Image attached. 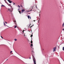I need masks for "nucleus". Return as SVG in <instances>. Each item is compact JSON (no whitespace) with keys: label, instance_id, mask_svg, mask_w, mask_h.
Returning <instances> with one entry per match:
<instances>
[{"label":"nucleus","instance_id":"nucleus-8","mask_svg":"<svg viewBox=\"0 0 64 64\" xmlns=\"http://www.w3.org/2000/svg\"><path fill=\"white\" fill-rule=\"evenodd\" d=\"M32 39L31 40V44H32V43H33V42H32Z\"/></svg>","mask_w":64,"mask_h":64},{"label":"nucleus","instance_id":"nucleus-28","mask_svg":"<svg viewBox=\"0 0 64 64\" xmlns=\"http://www.w3.org/2000/svg\"><path fill=\"white\" fill-rule=\"evenodd\" d=\"M4 0V1H5V2H6V0Z\"/></svg>","mask_w":64,"mask_h":64},{"label":"nucleus","instance_id":"nucleus-37","mask_svg":"<svg viewBox=\"0 0 64 64\" xmlns=\"http://www.w3.org/2000/svg\"><path fill=\"white\" fill-rule=\"evenodd\" d=\"M28 14H30V13H28Z\"/></svg>","mask_w":64,"mask_h":64},{"label":"nucleus","instance_id":"nucleus-25","mask_svg":"<svg viewBox=\"0 0 64 64\" xmlns=\"http://www.w3.org/2000/svg\"><path fill=\"white\" fill-rule=\"evenodd\" d=\"M13 5H15V3H14V2H13Z\"/></svg>","mask_w":64,"mask_h":64},{"label":"nucleus","instance_id":"nucleus-12","mask_svg":"<svg viewBox=\"0 0 64 64\" xmlns=\"http://www.w3.org/2000/svg\"><path fill=\"white\" fill-rule=\"evenodd\" d=\"M17 27V26H16L15 25L14 26V28H16Z\"/></svg>","mask_w":64,"mask_h":64},{"label":"nucleus","instance_id":"nucleus-46","mask_svg":"<svg viewBox=\"0 0 64 64\" xmlns=\"http://www.w3.org/2000/svg\"><path fill=\"white\" fill-rule=\"evenodd\" d=\"M8 60V59H7V60Z\"/></svg>","mask_w":64,"mask_h":64},{"label":"nucleus","instance_id":"nucleus-32","mask_svg":"<svg viewBox=\"0 0 64 64\" xmlns=\"http://www.w3.org/2000/svg\"><path fill=\"white\" fill-rule=\"evenodd\" d=\"M5 23H6V24H7V23L6 22H5Z\"/></svg>","mask_w":64,"mask_h":64},{"label":"nucleus","instance_id":"nucleus-5","mask_svg":"<svg viewBox=\"0 0 64 64\" xmlns=\"http://www.w3.org/2000/svg\"><path fill=\"white\" fill-rule=\"evenodd\" d=\"M33 36V33H32V34L30 36V37L32 39V37Z\"/></svg>","mask_w":64,"mask_h":64},{"label":"nucleus","instance_id":"nucleus-21","mask_svg":"<svg viewBox=\"0 0 64 64\" xmlns=\"http://www.w3.org/2000/svg\"><path fill=\"white\" fill-rule=\"evenodd\" d=\"M64 50V47H63L62 48V50Z\"/></svg>","mask_w":64,"mask_h":64},{"label":"nucleus","instance_id":"nucleus-17","mask_svg":"<svg viewBox=\"0 0 64 64\" xmlns=\"http://www.w3.org/2000/svg\"><path fill=\"white\" fill-rule=\"evenodd\" d=\"M34 25H33L32 26H30V28L31 29V27H32V26H33Z\"/></svg>","mask_w":64,"mask_h":64},{"label":"nucleus","instance_id":"nucleus-3","mask_svg":"<svg viewBox=\"0 0 64 64\" xmlns=\"http://www.w3.org/2000/svg\"><path fill=\"white\" fill-rule=\"evenodd\" d=\"M8 10L9 11V12H12L13 11V10H12L11 9H10L9 8L8 9Z\"/></svg>","mask_w":64,"mask_h":64},{"label":"nucleus","instance_id":"nucleus-16","mask_svg":"<svg viewBox=\"0 0 64 64\" xmlns=\"http://www.w3.org/2000/svg\"><path fill=\"white\" fill-rule=\"evenodd\" d=\"M4 6H4V5H2L1 6L2 7H3V6L4 7Z\"/></svg>","mask_w":64,"mask_h":64},{"label":"nucleus","instance_id":"nucleus-2","mask_svg":"<svg viewBox=\"0 0 64 64\" xmlns=\"http://www.w3.org/2000/svg\"><path fill=\"white\" fill-rule=\"evenodd\" d=\"M8 1V2L10 3H11L13 2L11 0H7Z\"/></svg>","mask_w":64,"mask_h":64},{"label":"nucleus","instance_id":"nucleus-36","mask_svg":"<svg viewBox=\"0 0 64 64\" xmlns=\"http://www.w3.org/2000/svg\"><path fill=\"white\" fill-rule=\"evenodd\" d=\"M12 10H13V8H12Z\"/></svg>","mask_w":64,"mask_h":64},{"label":"nucleus","instance_id":"nucleus-27","mask_svg":"<svg viewBox=\"0 0 64 64\" xmlns=\"http://www.w3.org/2000/svg\"><path fill=\"white\" fill-rule=\"evenodd\" d=\"M18 7H19L20 8V6L19 5H18Z\"/></svg>","mask_w":64,"mask_h":64},{"label":"nucleus","instance_id":"nucleus-29","mask_svg":"<svg viewBox=\"0 0 64 64\" xmlns=\"http://www.w3.org/2000/svg\"><path fill=\"white\" fill-rule=\"evenodd\" d=\"M7 5H9V4H8V3L7 2Z\"/></svg>","mask_w":64,"mask_h":64},{"label":"nucleus","instance_id":"nucleus-9","mask_svg":"<svg viewBox=\"0 0 64 64\" xmlns=\"http://www.w3.org/2000/svg\"><path fill=\"white\" fill-rule=\"evenodd\" d=\"M18 12H19L20 13V14H21V12H20V11H19L18 10Z\"/></svg>","mask_w":64,"mask_h":64},{"label":"nucleus","instance_id":"nucleus-31","mask_svg":"<svg viewBox=\"0 0 64 64\" xmlns=\"http://www.w3.org/2000/svg\"><path fill=\"white\" fill-rule=\"evenodd\" d=\"M12 52V51H11L10 52V53H11Z\"/></svg>","mask_w":64,"mask_h":64},{"label":"nucleus","instance_id":"nucleus-44","mask_svg":"<svg viewBox=\"0 0 64 64\" xmlns=\"http://www.w3.org/2000/svg\"><path fill=\"white\" fill-rule=\"evenodd\" d=\"M34 22H35V20H34Z\"/></svg>","mask_w":64,"mask_h":64},{"label":"nucleus","instance_id":"nucleus-33","mask_svg":"<svg viewBox=\"0 0 64 64\" xmlns=\"http://www.w3.org/2000/svg\"><path fill=\"white\" fill-rule=\"evenodd\" d=\"M6 26H7V27H9V26L7 25H6Z\"/></svg>","mask_w":64,"mask_h":64},{"label":"nucleus","instance_id":"nucleus-38","mask_svg":"<svg viewBox=\"0 0 64 64\" xmlns=\"http://www.w3.org/2000/svg\"><path fill=\"white\" fill-rule=\"evenodd\" d=\"M23 31H25V30H23Z\"/></svg>","mask_w":64,"mask_h":64},{"label":"nucleus","instance_id":"nucleus-19","mask_svg":"<svg viewBox=\"0 0 64 64\" xmlns=\"http://www.w3.org/2000/svg\"><path fill=\"white\" fill-rule=\"evenodd\" d=\"M14 22L15 23V24H16V21H14Z\"/></svg>","mask_w":64,"mask_h":64},{"label":"nucleus","instance_id":"nucleus-11","mask_svg":"<svg viewBox=\"0 0 64 64\" xmlns=\"http://www.w3.org/2000/svg\"><path fill=\"white\" fill-rule=\"evenodd\" d=\"M14 40V41H17V40L15 38Z\"/></svg>","mask_w":64,"mask_h":64},{"label":"nucleus","instance_id":"nucleus-26","mask_svg":"<svg viewBox=\"0 0 64 64\" xmlns=\"http://www.w3.org/2000/svg\"><path fill=\"white\" fill-rule=\"evenodd\" d=\"M36 9H38V8H37V6L36 5Z\"/></svg>","mask_w":64,"mask_h":64},{"label":"nucleus","instance_id":"nucleus-18","mask_svg":"<svg viewBox=\"0 0 64 64\" xmlns=\"http://www.w3.org/2000/svg\"><path fill=\"white\" fill-rule=\"evenodd\" d=\"M32 10H31L30 11H28V12H30V11H32Z\"/></svg>","mask_w":64,"mask_h":64},{"label":"nucleus","instance_id":"nucleus-14","mask_svg":"<svg viewBox=\"0 0 64 64\" xmlns=\"http://www.w3.org/2000/svg\"><path fill=\"white\" fill-rule=\"evenodd\" d=\"M64 23L62 24V27H64Z\"/></svg>","mask_w":64,"mask_h":64},{"label":"nucleus","instance_id":"nucleus-15","mask_svg":"<svg viewBox=\"0 0 64 64\" xmlns=\"http://www.w3.org/2000/svg\"><path fill=\"white\" fill-rule=\"evenodd\" d=\"M4 26H6V25H5V22H4Z\"/></svg>","mask_w":64,"mask_h":64},{"label":"nucleus","instance_id":"nucleus-7","mask_svg":"<svg viewBox=\"0 0 64 64\" xmlns=\"http://www.w3.org/2000/svg\"><path fill=\"white\" fill-rule=\"evenodd\" d=\"M22 10V13H23L24 11H25V10Z\"/></svg>","mask_w":64,"mask_h":64},{"label":"nucleus","instance_id":"nucleus-22","mask_svg":"<svg viewBox=\"0 0 64 64\" xmlns=\"http://www.w3.org/2000/svg\"><path fill=\"white\" fill-rule=\"evenodd\" d=\"M20 6H21V7H22V8H23V6H22V5L21 4Z\"/></svg>","mask_w":64,"mask_h":64},{"label":"nucleus","instance_id":"nucleus-45","mask_svg":"<svg viewBox=\"0 0 64 64\" xmlns=\"http://www.w3.org/2000/svg\"><path fill=\"white\" fill-rule=\"evenodd\" d=\"M30 19H31V17H30Z\"/></svg>","mask_w":64,"mask_h":64},{"label":"nucleus","instance_id":"nucleus-4","mask_svg":"<svg viewBox=\"0 0 64 64\" xmlns=\"http://www.w3.org/2000/svg\"><path fill=\"white\" fill-rule=\"evenodd\" d=\"M56 47L54 48V50H53L54 52H55V50H56Z\"/></svg>","mask_w":64,"mask_h":64},{"label":"nucleus","instance_id":"nucleus-23","mask_svg":"<svg viewBox=\"0 0 64 64\" xmlns=\"http://www.w3.org/2000/svg\"><path fill=\"white\" fill-rule=\"evenodd\" d=\"M11 4H9V5H8V6H11Z\"/></svg>","mask_w":64,"mask_h":64},{"label":"nucleus","instance_id":"nucleus-20","mask_svg":"<svg viewBox=\"0 0 64 64\" xmlns=\"http://www.w3.org/2000/svg\"><path fill=\"white\" fill-rule=\"evenodd\" d=\"M30 25H31V24H30L29 25V26H28V28H29V27H30Z\"/></svg>","mask_w":64,"mask_h":64},{"label":"nucleus","instance_id":"nucleus-35","mask_svg":"<svg viewBox=\"0 0 64 64\" xmlns=\"http://www.w3.org/2000/svg\"><path fill=\"white\" fill-rule=\"evenodd\" d=\"M22 32L24 33V31H22Z\"/></svg>","mask_w":64,"mask_h":64},{"label":"nucleus","instance_id":"nucleus-13","mask_svg":"<svg viewBox=\"0 0 64 64\" xmlns=\"http://www.w3.org/2000/svg\"><path fill=\"white\" fill-rule=\"evenodd\" d=\"M30 46H33V44H31Z\"/></svg>","mask_w":64,"mask_h":64},{"label":"nucleus","instance_id":"nucleus-6","mask_svg":"<svg viewBox=\"0 0 64 64\" xmlns=\"http://www.w3.org/2000/svg\"><path fill=\"white\" fill-rule=\"evenodd\" d=\"M61 8V6H59L58 7V9H59V8Z\"/></svg>","mask_w":64,"mask_h":64},{"label":"nucleus","instance_id":"nucleus-39","mask_svg":"<svg viewBox=\"0 0 64 64\" xmlns=\"http://www.w3.org/2000/svg\"><path fill=\"white\" fill-rule=\"evenodd\" d=\"M28 12V11H27V12Z\"/></svg>","mask_w":64,"mask_h":64},{"label":"nucleus","instance_id":"nucleus-42","mask_svg":"<svg viewBox=\"0 0 64 64\" xmlns=\"http://www.w3.org/2000/svg\"><path fill=\"white\" fill-rule=\"evenodd\" d=\"M28 31H29V32H30V30H28Z\"/></svg>","mask_w":64,"mask_h":64},{"label":"nucleus","instance_id":"nucleus-1","mask_svg":"<svg viewBox=\"0 0 64 64\" xmlns=\"http://www.w3.org/2000/svg\"><path fill=\"white\" fill-rule=\"evenodd\" d=\"M32 57L34 64H36V62L35 60V57H34V52H33V50H32Z\"/></svg>","mask_w":64,"mask_h":64},{"label":"nucleus","instance_id":"nucleus-34","mask_svg":"<svg viewBox=\"0 0 64 64\" xmlns=\"http://www.w3.org/2000/svg\"><path fill=\"white\" fill-rule=\"evenodd\" d=\"M64 29H63V30H62L63 31H64Z\"/></svg>","mask_w":64,"mask_h":64},{"label":"nucleus","instance_id":"nucleus-41","mask_svg":"<svg viewBox=\"0 0 64 64\" xmlns=\"http://www.w3.org/2000/svg\"><path fill=\"white\" fill-rule=\"evenodd\" d=\"M18 10H20V9H18Z\"/></svg>","mask_w":64,"mask_h":64},{"label":"nucleus","instance_id":"nucleus-40","mask_svg":"<svg viewBox=\"0 0 64 64\" xmlns=\"http://www.w3.org/2000/svg\"><path fill=\"white\" fill-rule=\"evenodd\" d=\"M29 59H31V58L30 57V58Z\"/></svg>","mask_w":64,"mask_h":64},{"label":"nucleus","instance_id":"nucleus-47","mask_svg":"<svg viewBox=\"0 0 64 64\" xmlns=\"http://www.w3.org/2000/svg\"><path fill=\"white\" fill-rule=\"evenodd\" d=\"M32 48V49H33V48Z\"/></svg>","mask_w":64,"mask_h":64},{"label":"nucleus","instance_id":"nucleus-43","mask_svg":"<svg viewBox=\"0 0 64 64\" xmlns=\"http://www.w3.org/2000/svg\"><path fill=\"white\" fill-rule=\"evenodd\" d=\"M58 48H59V46H58Z\"/></svg>","mask_w":64,"mask_h":64},{"label":"nucleus","instance_id":"nucleus-30","mask_svg":"<svg viewBox=\"0 0 64 64\" xmlns=\"http://www.w3.org/2000/svg\"><path fill=\"white\" fill-rule=\"evenodd\" d=\"M39 20H38V22L39 23Z\"/></svg>","mask_w":64,"mask_h":64},{"label":"nucleus","instance_id":"nucleus-10","mask_svg":"<svg viewBox=\"0 0 64 64\" xmlns=\"http://www.w3.org/2000/svg\"><path fill=\"white\" fill-rule=\"evenodd\" d=\"M28 19H29V18H30V16H28Z\"/></svg>","mask_w":64,"mask_h":64},{"label":"nucleus","instance_id":"nucleus-24","mask_svg":"<svg viewBox=\"0 0 64 64\" xmlns=\"http://www.w3.org/2000/svg\"><path fill=\"white\" fill-rule=\"evenodd\" d=\"M1 37L2 38V39H3V37L1 36Z\"/></svg>","mask_w":64,"mask_h":64}]
</instances>
